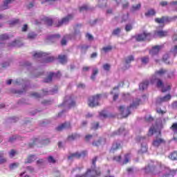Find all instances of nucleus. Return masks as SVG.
I'll return each mask as SVG.
<instances>
[{
	"label": "nucleus",
	"instance_id": "1",
	"mask_svg": "<svg viewBox=\"0 0 177 177\" xmlns=\"http://www.w3.org/2000/svg\"><path fill=\"white\" fill-rule=\"evenodd\" d=\"M97 161V156H95L92 160V166L91 169H87L86 172L83 174L84 177L100 176V169L96 167Z\"/></svg>",
	"mask_w": 177,
	"mask_h": 177
},
{
	"label": "nucleus",
	"instance_id": "2",
	"mask_svg": "<svg viewBox=\"0 0 177 177\" xmlns=\"http://www.w3.org/2000/svg\"><path fill=\"white\" fill-rule=\"evenodd\" d=\"M139 103H140V100L136 98L133 101V104H131L126 109L125 106H120L118 107V110L124 118H127L128 115H129V114H131V111L133 110V109H136V106H139Z\"/></svg>",
	"mask_w": 177,
	"mask_h": 177
},
{
	"label": "nucleus",
	"instance_id": "3",
	"mask_svg": "<svg viewBox=\"0 0 177 177\" xmlns=\"http://www.w3.org/2000/svg\"><path fill=\"white\" fill-rule=\"evenodd\" d=\"M14 84L15 85H24V87L23 88L22 90H16L15 88L11 90V92L12 93H18L19 95H21V93H24V92H27V84H28V80H24V79H17L15 82Z\"/></svg>",
	"mask_w": 177,
	"mask_h": 177
},
{
	"label": "nucleus",
	"instance_id": "4",
	"mask_svg": "<svg viewBox=\"0 0 177 177\" xmlns=\"http://www.w3.org/2000/svg\"><path fill=\"white\" fill-rule=\"evenodd\" d=\"M151 84H156L158 88H161L162 92H167V91L171 90V86L164 87L162 80H160V78L157 77V76H152L151 78Z\"/></svg>",
	"mask_w": 177,
	"mask_h": 177
},
{
	"label": "nucleus",
	"instance_id": "5",
	"mask_svg": "<svg viewBox=\"0 0 177 177\" xmlns=\"http://www.w3.org/2000/svg\"><path fill=\"white\" fill-rule=\"evenodd\" d=\"M66 38L69 39H75L76 38H81V32H80L79 29H75L74 34L65 36L61 41V44L63 46L67 44V40L66 39Z\"/></svg>",
	"mask_w": 177,
	"mask_h": 177
},
{
	"label": "nucleus",
	"instance_id": "6",
	"mask_svg": "<svg viewBox=\"0 0 177 177\" xmlns=\"http://www.w3.org/2000/svg\"><path fill=\"white\" fill-rule=\"evenodd\" d=\"M136 40L138 42H142L143 41H151V34L144 32L134 36Z\"/></svg>",
	"mask_w": 177,
	"mask_h": 177
},
{
	"label": "nucleus",
	"instance_id": "7",
	"mask_svg": "<svg viewBox=\"0 0 177 177\" xmlns=\"http://www.w3.org/2000/svg\"><path fill=\"white\" fill-rule=\"evenodd\" d=\"M100 97H102V94H97L93 97H90L88 102V106L96 107V106H99V100H100Z\"/></svg>",
	"mask_w": 177,
	"mask_h": 177
},
{
	"label": "nucleus",
	"instance_id": "8",
	"mask_svg": "<svg viewBox=\"0 0 177 177\" xmlns=\"http://www.w3.org/2000/svg\"><path fill=\"white\" fill-rule=\"evenodd\" d=\"M176 19L177 16H174L172 17H162L161 18H156L155 21L158 24H164L165 23H171V21H175Z\"/></svg>",
	"mask_w": 177,
	"mask_h": 177
},
{
	"label": "nucleus",
	"instance_id": "9",
	"mask_svg": "<svg viewBox=\"0 0 177 177\" xmlns=\"http://www.w3.org/2000/svg\"><path fill=\"white\" fill-rule=\"evenodd\" d=\"M46 53L42 52L35 53L33 55L34 59H44L45 63H50L51 62H53L55 60V57H48L46 58H44Z\"/></svg>",
	"mask_w": 177,
	"mask_h": 177
},
{
	"label": "nucleus",
	"instance_id": "10",
	"mask_svg": "<svg viewBox=\"0 0 177 177\" xmlns=\"http://www.w3.org/2000/svg\"><path fill=\"white\" fill-rule=\"evenodd\" d=\"M61 106H62L63 107H65V109H71V107H74V106H75V102L73 100L71 97L66 96L65 97L64 102Z\"/></svg>",
	"mask_w": 177,
	"mask_h": 177
},
{
	"label": "nucleus",
	"instance_id": "11",
	"mask_svg": "<svg viewBox=\"0 0 177 177\" xmlns=\"http://www.w3.org/2000/svg\"><path fill=\"white\" fill-rule=\"evenodd\" d=\"M131 158L129 153L124 155V158L122 160L121 158V156H118L113 157V160L120 162L121 165H125V164H128L129 162V159Z\"/></svg>",
	"mask_w": 177,
	"mask_h": 177
},
{
	"label": "nucleus",
	"instance_id": "12",
	"mask_svg": "<svg viewBox=\"0 0 177 177\" xmlns=\"http://www.w3.org/2000/svg\"><path fill=\"white\" fill-rule=\"evenodd\" d=\"M139 140L141 143V149L138 151L139 154H143V153H146L147 151V145L146 142H147V139L146 137H140Z\"/></svg>",
	"mask_w": 177,
	"mask_h": 177
},
{
	"label": "nucleus",
	"instance_id": "13",
	"mask_svg": "<svg viewBox=\"0 0 177 177\" xmlns=\"http://www.w3.org/2000/svg\"><path fill=\"white\" fill-rule=\"evenodd\" d=\"M85 156H86V151H85L69 153V156H68V160L69 161H73L74 158H81V157H85Z\"/></svg>",
	"mask_w": 177,
	"mask_h": 177
},
{
	"label": "nucleus",
	"instance_id": "14",
	"mask_svg": "<svg viewBox=\"0 0 177 177\" xmlns=\"http://www.w3.org/2000/svg\"><path fill=\"white\" fill-rule=\"evenodd\" d=\"M73 17V15H68V16L62 18V19L58 21V23L55 24V27H62V26H64V24H68Z\"/></svg>",
	"mask_w": 177,
	"mask_h": 177
},
{
	"label": "nucleus",
	"instance_id": "15",
	"mask_svg": "<svg viewBox=\"0 0 177 177\" xmlns=\"http://www.w3.org/2000/svg\"><path fill=\"white\" fill-rule=\"evenodd\" d=\"M165 172L164 174L165 177H174L177 174V169H165Z\"/></svg>",
	"mask_w": 177,
	"mask_h": 177
},
{
	"label": "nucleus",
	"instance_id": "16",
	"mask_svg": "<svg viewBox=\"0 0 177 177\" xmlns=\"http://www.w3.org/2000/svg\"><path fill=\"white\" fill-rule=\"evenodd\" d=\"M162 48V46H155L149 50V54L151 55V56H156V55H158V52H160Z\"/></svg>",
	"mask_w": 177,
	"mask_h": 177
},
{
	"label": "nucleus",
	"instance_id": "17",
	"mask_svg": "<svg viewBox=\"0 0 177 177\" xmlns=\"http://www.w3.org/2000/svg\"><path fill=\"white\" fill-rule=\"evenodd\" d=\"M15 1V0H5L3 5L0 7V10H6V9H10V6H9L10 3H13Z\"/></svg>",
	"mask_w": 177,
	"mask_h": 177
},
{
	"label": "nucleus",
	"instance_id": "18",
	"mask_svg": "<svg viewBox=\"0 0 177 177\" xmlns=\"http://www.w3.org/2000/svg\"><path fill=\"white\" fill-rule=\"evenodd\" d=\"M158 167L154 163L149 164L147 167H145L146 172H157V169Z\"/></svg>",
	"mask_w": 177,
	"mask_h": 177
},
{
	"label": "nucleus",
	"instance_id": "19",
	"mask_svg": "<svg viewBox=\"0 0 177 177\" xmlns=\"http://www.w3.org/2000/svg\"><path fill=\"white\" fill-rule=\"evenodd\" d=\"M49 92L46 90H43V93L42 94H39L38 93H30V96H32V97H35V99H39V97H42V96H45L46 95H48Z\"/></svg>",
	"mask_w": 177,
	"mask_h": 177
},
{
	"label": "nucleus",
	"instance_id": "20",
	"mask_svg": "<svg viewBox=\"0 0 177 177\" xmlns=\"http://www.w3.org/2000/svg\"><path fill=\"white\" fill-rule=\"evenodd\" d=\"M63 129H71V124L65 122L57 127V131H63Z\"/></svg>",
	"mask_w": 177,
	"mask_h": 177
},
{
	"label": "nucleus",
	"instance_id": "21",
	"mask_svg": "<svg viewBox=\"0 0 177 177\" xmlns=\"http://www.w3.org/2000/svg\"><path fill=\"white\" fill-rule=\"evenodd\" d=\"M55 75H57V77H60V75H62L59 72L57 73V74L56 73H50L48 76L44 80V82L46 83H49V82H52V80L53 78V77H55Z\"/></svg>",
	"mask_w": 177,
	"mask_h": 177
},
{
	"label": "nucleus",
	"instance_id": "22",
	"mask_svg": "<svg viewBox=\"0 0 177 177\" xmlns=\"http://www.w3.org/2000/svg\"><path fill=\"white\" fill-rule=\"evenodd\" d=\"M103 145H106L105 138H99L97 140L93 142V146H96L97 147Z\"/></svg>",
	"mask_w": 177,
	"mask_h": 177
},
{
	"label": "nucleus",
	"instance_id": "23",
	"mask_svg": "<svg viewBox=\"0 0 177 177\" xmlns=\"http://www.w3.org/2000/svg\"><path fill=\"white\" fill-rule=\"evenodd\" d=\"M140 8H142V4H140V3L134 4L130 8V12L135 13V12H138V10H140Z\"/></svg>",
	"mask_w": 177,
	"mask_h": 177
},
{
	"label": "nucleus",
	"instance_id": "24",
	"mask_svg": "<svg viewBox=\"0 0 177 177\" xmlns=\"http://www.w3.org/2000/svg\"><path fill=\"white\" fill-rule=\"evenodd\" d=\"M80 138H81V136L77 133H75L68 136V140L69 142H73V140L80 139Z\"/></svg>",
	"mask_w": 177,
	"mask_h": 177
},
{
	"label": "nucleus",
	"instance_id": "25",
	"mask_svg": "<svg viewBox=\"0 0 177 177\" xmlns=\"http://www.w3.org/2000/svg\"><path fill=\"white\" fill-rule=\"evenodd\" d=\"M162 143H165V140H164V139L156 138V139L153 140V145L155 146V147H158V146H160V145H161Z\"/></svg>",
	"mask_w": 177,
	"mask_h": 177
},
{
	"label": "nucleus",
	"instance_id": "26",
	"mask_svg": "<svg viewBox=\"0 0 177 177\" xmlns=\"http://www.w3.org/2000/svg\"><path fill=\"white\" fill-rule=\"evenodd\" d=\"M164 74H167V70L161 68L158 71H156L153 76H156V77L158 78V77H162Z\"/></svg>",
	"mask_w": 177,
	"mask_h": 177
},
{
	"label": "nucleus",
	"instance_id": "27",
	"mask_svg": "<svg viewBox=\"0 0 177 177\" xmlns=\"http://www.w3.org/2000/svg\"><path fill=\"white\" fill-rule=\"evenodd\" d=\"M171 96L169 94H167V95L160 97L159 100H157V103H162L163 102H168L171 100Z\"/></svg>",
	"mask_w": 177,
	"mask_h": 177
},
{
	"label": "nucleus",
	"instance_id": "28",
	"mask_svg": "<svg viewBox=\"0 0 177 177\" xmlns=\"http://www.w3.org/2000/svg\"><path fill=\"white\" fill-rule=\"evenodd\" d=\"M35 160H37V156L35 155H29L26 161H25V164H31V162H34Z\"/></svg>",
	"mask_w": 177,
	"mask_h": 177
},
{
	"label": "nucleus",
	"instance_id": "29",
	"mask_svg": "<svg viewBox=\"0 0 177 177\" xmlns=\"http://www.w3.org/2000/svg\"><path fill=\"white\" fill-rule=\"evenodd\" d=\"M125 135V129L124 127H121L117 131H114L111 134V136H115V135Z\"/></svg>",
	"mask_w": 177,
	"mask_h": 177
},
{
	"label": "nucleus",
	"instance_id": "30",
	"mask_svg": "<svg viewBox=\"0 0 177 177\" xmlns=\"http://www.w3.org/2000/svg\"><path fill=\"white\" fill-rule=\"evenodd\" d=\"M167 35L168 32L164 30H158L155 32V35H157V37H160V38H162V37H167Z\"/></svg>",
	"mask_w": 177,
	"mask_h": 177
},
{
	"label": "nucleus",
	"instance_id": "31",
	"mask_svg": "<svg viewBox=\"0 0 177 177\" xmlns=\"http://www.w3.org/2000/svg\"><path fill=\"white\" fill-rule=\"evenodd\" d=\"M97 74H99V69H97V68H93V73L91 76V80H92V81H95V80H96V75H97Z\"/></svg>",
	"mask_w": 177,
	"mask_h": 177
},
{
	"label": "nucleus",
	"instance_id": "32",
	"mask_svg": "<svg viewBox=\"0 0 177 177\" xmlns=\"http://www.w3.org/2000/svg\"><path fill=\"white\" fill-rule=\"evenodd\" d=\"M147 86H149V81H145L140 84L139 88L140 91H145V89H147Z\"/></svg>",
	"mask_w": 177,
	"mask_h": 177
},
{
	"label": "nucleus",
	"instance_id": "33",
	"mask_svg": "<svg viewBox=\"0 0 177 177\" xmlns=\"http://www.w3.org/2000/svg\"><path fill=\"white\" fill-rule=\"evenodd\" d=\"M58 59L62 64H65L67 63V56L66 55H59Z\"/></svg>",
	"mask_w": 177,
	"mask_h": 177
},
{
	"label": "nucleus",
	"instance_id": "34",
	"mask_svg": "<svg viewBox=\"0 0 177 177\" xmlns=\"http://www.w3.org/2000/svg\"><path fill=\"white\" fill-rule=\"evenodd\" d=\"M21 44L20 43V41L19 40H15L12 43L9 44L8 46L10 48H13L15 46H20Z\"/></svg>",
	"mask_w": 177,
	"mask_h": 177
},
{
	"label": "nucleus",
	"instance_id": "35",
	"mask_svg": "<svg viewBox=\"0 0 177 177\" xmlns=\"http://www.w3.org/2000/svg\"><path fill=\"white\" fill-rule=\"evenodd\" d=\"M121 147V144H120V142H113L111 151H114V150H117L118 149H120V147Z\"/></svg>",
	"mask_w": 177,
	"mask_h": 177
},
{
	"label": "nucleus",
	"instance_id": "36",
	"mask_svg": "<svg viewBox=\"0 0 177 177\" xmlns=\"http://www.w3.org/2000/svg\"><path fill=\"white\" fill-rule=\"evenodd\" d=\"M120 34H121V28H117L114 29L112 32V35H114L115 37H120Z\"/></svg>",
	"mask_w": 177,
	"mask_h": 177
},
{
	"label": "nucleus",
	"instance_id": "37",
	"mask_svg": "<svg viewBox=\"0 0 177 177\" xmlns=\"http://www.w3.org/2000/svg\"><path fill=\"white\" fill-rule=\"evenodd\" d=\"M146 17H150V16H154L156 15V10L153 9L148 10L147 12H145Z\"/></svg>",
	"mask_w": 177,
	"mask_h": 177
},
{
	"label": "nucleus",
	"instance_id": "38",
	"mask_svg": "<svg viewBox=\"0 0 177 177\" xmlns=\"http://www.w3.org/2000/svg\"><path fill=\"white\" fill-rule=\"evenodd\" d=\"M133 60H135L133 55H130L125 58V63L128 65L130 64L131 62H133Z\"/></svg>",
	"mask_w": 177,
	"mask_h": 177
},
{
	"label": "nucleus",
	"instance_id": "39",
	"mask_svg": "<svg viewBox=\"0 0 177 177\" xmlns=\"http://www.w3.org/2000/svg\"><path fill=\"white\" fill-rule=\"evenodd\" d=\"M37 38V33L30 32L28 34V39H35Z\"/></svg>",
	"mask_w": 177,
	"mask_h": 177
},
{
	"label": "nucleus",
	"instance_id": "40",
	"mask_svg": "<svg viewBox=\"0 0 177 177\" xmlns=\"http://www.w3.org/2000/svg\"><path fill=\"white\" fill-rule=\"evenodd\" d=\"M169 158L170 160H172L173 161H175L177 160V151H174L169 156Z\"/></svg>",
	"mask_w": 177,
	"mask_h": 177
},
{
	"label": "nucleus",
	"instance_id": "41",
	"mask_svg": "<svg viewBox=\"0 0 177 177\" xmlns=\"http://www.w3.org/2000/svg\"><path fill=\"white\" fill-rule=\"evenodd\" d=\"M44 21L46 23V24H47V26H52V24H53V21L52 20V19L49 17H45L44 19Z\"/></svg>",
	"mask_w": 177,
	"mask_h": 177
},
{
	"label": "nucleus",
	"instance_id": "42",
	"mask_svg": "<svg viewBox=\"0 0 177 177\" xmlns=\"http://www.w3.org/2000/svg\"><path fill=\"white\" fill-rule=\"evenodd\" d=\"M112 50H113V46H107L102 48V50L103 52H104V53L111 52Z\"/></svg>",
	"mask_w": 177,
	"mask_h": 177
},
{
	"label": "nucleus",
	"instance_id": "43",
	"mask_svg": "<svg viewBox=\"0 0 177 177\" xmlns=\"http://www.w3.org/2000/svg\"><path fill=\"white\" fill-rule=\"evenodd\" d=\"M150 59L149 58V56H145V57H141V62L142 63V64H147V63H149Z\"/></svg>",
	"mask_w": 177,
	"mask_h": 177
},
{
	"label": "nucleus",
	"instance_id": "44",
	"mask_svg": "<svg viewBox=\"0 0 177 177\" xmlns=\"http://www.w3.org/2000/svg\"><path fill=\"white\" fill-rule=\"evenodd\" d=\"M3 152H0V164H5L6 162V158H3Z\"/></svg>",
	"mask_w": 177,
	"mask_h": 177
},
{
	"label": "nucleus",
	"instance_id": "45",
	"mask_svg": "<svg viewBox=\"0 0 177 177\" xmlns=\"http://www.w3.org/2000/svg\"><path fill=\"white\" fill-rule=\"evenodd\" d=\"M20 165L19 162H14L10 165L9 168L10 169H16Z\"/></svg>",
	"mask_w": 177,
	"mask_h": 177
},
{
	"label": "nucleus",
	"instance_id": "46",
	"mask_svg": "<svg viewBox=\"0 0 177 177\" xmlns=\"http://www.w3.org/2000/svg\"><path fill=\"white\" fill-rule=\"evenodd\" d=\"M8 38H9V36H8V35H6V34H3V35H0V44L3 41H6V39H8Z\"/></svg>",
	"mask_w": 177,
	"mask_h": 177
},
{
	"label": "nucleus",
	"instance_id": "47",
	"mask_svg": "<svg viewBox=\"0 0 177 177\" xmlns=\"http://www.w3.org/2000/svg\"><path fill=\"white\" fill-rule=\"evenodd\" d=\"M170 129H171V131H173L174 133H177V122L173 123V124L170 127Z\"/></svg>",
	"mask_w": 177,
	"mask_h": 177
},
{
	"label": "nucleus",
	"instance_id": "48",
	"mask_svg": "<svg viewBox=\"0 0 177 177\" xmlns=\"http://www.w3.org/2000/svg\"><path fill=\"white\" fill-rule=\"evenodd\" d=\"M20 66H24V67H30V66H31V63L28 61H24L23 62H20Z\"/></svg>",
	"mask_w": 177,
	"mask_h": 177
},
{
	"label": "nucleus",
	"instance_id": "49",
	"mask_svg": "<svg viewBox=\"0 0 177 177\" xmlns=\"http://www.w3.org/2000/svg\"><path fill=\"white\" fill-rule=\"evenodd\" d=\"M156 132V128L154 127H151L149 129V133H148V136H153V134Z\"/></svg>",
	"mask_w": 177,
	"mask_h": 177
},
{
	"label": "nucleus",
	"instance_id": "50",
	"mask_svg": "<svg viewBox=\"0 0 177 177\" xmlns=\"http://www.w3.org/2000/svg\"><path fill=\"white\" fill-rule=\"evenodd\" d=\"M145 120L147 122H152V121H154V118H153V117H151V115H148L145 116Z\"/></svg>",
	"mask_w": 177,
	"mask_h": 177
},
{
	"label": "nucleus",
	"instance_id": "51",
	"mask_svg": "<svg viewBox=\"0 0 177 177\" xmlns=\"http://www.w3.org/2000/svg\"><path fill=\"white\" fill-rule=\"evenodd\" d=\"M17 121H19V118L17 117H12L8 120V122H16Z\"/></svg>",
	"mask_w": 177,
	"mask_h": 177
},
{
	"label": "nucleus",
	"instance_id": "52",
	"mask_svg": "<svg viewBox=\"0 0 177 177\" xmlns=\"http://www.w3.org/2000/svg\"><path fill=\"white\" fill-rule=\"evenodd\" d=\"M168 59H169V55H168V54H165L163 56V61L165 63H166V64H169V61H168Z\"/></svg>",
	"mask_w": 177,
	"mask_h": 177
},
{
	"label": "nucleus",
	"instance_id": "53",
	"mask_svg": "<svg viewBox=\"0 0 177 177\" xmlns=\"http://www.w3.org/2000/svg\"><path fill=\"white\" fill-rule=\"evenodd\" d=\"M107 113H106V111H102L100 113V118H107Z\"/></svg>",
	"mask_w": 177,
	"mask_h": 177
},
{
	"label": "nucleus",
	"instance_id": "54",
	"mask_svg": "<svg viewBox=\"0 0 177 177\" xmlns=\"http://www.w3.org/2000/svg\"><path fill=\"white\" fill-rule=\"evenodd\" d=\"M17 23H19V19H13L8 21L10 26H15V24H17Z\"/></svg>",
	"mask_w": 177,
	"mask_h": 177
},
{
	"label": "nucleus",
	"instance_id": "55",
	"mask_svg": "<svg viewBox=\"0 0 177 177\" xmlns=\"http://www.w3.org/2000/svg\"><path fill=\"white\" fill-rule=\"evenodd\" d=\"M99 128V122H93L91 124V129H97Z\"/></svg>",
	"mask_w": 177,
	"mask_h": 177
},
{
	"label": "nucleus",
	"instance_id": "56",
	"mask_svg": "<svg viewBox=\"0 0 177 177\" xmlns=\"http://www.w3.org/2000/svg\"><path fill=\"white\" fill-rule=\"evenodd\" d=\"M48 161L50 164H55L56 163V160H55V158H53V156H48Z\"/></svg>",
	"mask_w": 177,
	"mask_h": 177
},
{
	"label": "nucleus",
	"instance_id": "57",
	"mask_svg": "<svg viewBox=\"0 0 177 177\" xmlns=\"http://www.w3.org/2000/svg\"><path fill=\"white\" fill-rule=\"evenodd\" d=\"M88 9H89V7L86 5H84V6L80 8V12H84L85 10H88Z\"/></svg>",
	"mask_w": 177,
	"mask_h": 177
},
{
	"label": "nucleus",
	"instance_id": "58",
	"mask_svg": "<svg viewBox=\"0 0 177 177\" xmlns=\"http://www.w3.org/2000/svg\"><path fill=\"white\" fill-rule=\"evenodd\" d=\"M44 162H45V160L44 159H39L38 160H37L36 164L39 167H41V165H42Z\"/></svg>",
	"mask_w": 177,
	"mask_h": 177
},
{
	"label": "nucleus",
	"instance_id": "59",
	"mask_svg": "<svg viewBox=\"0 0 177 177\" xmlns=\"http://www.w3.org/2000/svg\"><path fill=\"white\" fill-rule=\"evenodd\" d=\"M170 52L175 56L177 54V46H174V48L171 49Z\"/></svg>",
	"mask_w": 177,
	"mask_h": 177
},
{
	"label": "nucleus",
	"instance_id": "60",
	"mask_svg": "<svg viewBox=\"0 0 177 177\" xmlns=\"http://www.w3.org/2000/svg\"><path fill=\"white\" fill-rule=\"evenodd\" d=\"M88 48H89V46H88L86 44H83L81 46V49H82V52H84V50H87Z\"/></svg>",
	"mask_w": 177,
	"mask_h": 177
},
{
	"label": "nucleus",
	"instance_id": "61",
	"mask_svg": "<svg viewBox=\"0 0 177 177\" xmlns=\"http://www.w3.org/2000/svg\"><path fill=\"white\" fill-rule=\"evenodd\" d=\"M103 68L104 70H105V71H109L110 70V64H106L103 66Z\"/></svg>",
	"mask_w": 177,
	"mask_h": 177
},
{
	"label": "nucleus",
	"instance_id": "62",
	"mask_svg": "<svg viewBox=\"0 0 177 177\" xmlns=\"http://www.w3.org/2000/svg\"><path fill=\"white\" fill-rule=\"evenodd\" d=\"M10 157L13 158L15 157V154H16V151H15V149H12L10 152Z\"/></svg>",
	"mask_w": 177,
	"mask_h": 177
},
{
	"label": "nucleus",
	"instance_id": "63",
	"mask_svg": "<svg viewBox=\"0 0 177 177\" xmlns=\"http://www.w3.org/2000/svg\"><path fill=\"white\" fill-rule=\"evenodd\" d=\"M125 30L126 31H131V30H132V25L131 24L126 25Z\"/></svg>",
	"mask_w": 177,
	"mask_h": 177
},
{
	"label": "nucleus",
	"instance_id": "64",
	"mask_svg": "<svg viewBox=\"0 0 177 177\" xmlns=\"http://www.w3.org/2000/svg\"><path fill=\"white\" fill-rule=\"evenodd\" d=\"M16 139H17V136H12V137L10 138L9 142H10L11 143H13V142H14L15 140H16Z\"/></svg>",
	"mask_w": 177,
	"mask_h": 177
}]
</instances>
